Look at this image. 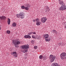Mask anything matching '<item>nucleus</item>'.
<instances>
[{"mask_svg": "<svg viewBox=\"0 0 66 66\" xmlns=\"http://www.w3.org/2000/svg\"><path fill=\"white\" fill-rule=\"evenodd\" d=\"M24 37L25 38H31V37L29 35H26L24 36Z\"/></svg>", "mask_w": 66, "mask_h": 66, "instance_id": "9d476101", "label": "nucleus"}, {"mask_svg": "<svg viewBox=\"0 0 66 66\" xmlns=\"http://www.w3.org/2000/svg\"><path fill=\"white\" fill-rule=\"evenodd\" d=\"M44 58V60H45L46 59H47V57H46V56H44V57H43Z\"/></svg>", "mask_w": 66, "mask_h": 66, "instance_id": "bb28decb", "label": "nucleus"}, {"mask_svg": "<svg viewBox=\"0 0 66 66\" xmlns=\"http://www.w3.org/2000/svg\"><path fill=\"white\" fill-rule=\"evenodd\" d=\"M36 25L37 26H39L40 24H41V22H36Z\"/></svg>", "mask_w": 66, "mask_h": 66, "instance_id": "4468645a", "label": "nucleus"}, {"mask_svg": "<svg viewBox=\"0 0 66 66\" xmlns=\"http://www.w3.org/2000/svg\"><path fill=\"white\" fill-rule=\"evenodd\" d=\"M50 11V9H49V7H47L45 9V12H49Z\"/></svg>", "mask_w": 66, "mask_h": 66, "instance_id": "ddd939ff", "label": "nucleus"}, {"mask_svg": "<svg viewBox=\"0 0 66 66\" xmlns=\"http://www.w3.org/2000/svg\"><path fill=\"white\" fill-rule=\"evenodd\" d=\"M12 43L14 44L15 47H16V48L18 47V45H19V44H20V41H18V40H12Z\"/></svg>", "mask_w": 66, "mask_h": 66, "instance_id": "f03ea898", "label": "nucleus"}, {"mask_svg": "<svg viewBox=\"0 0 66 66\" xmlns=\"http://www.w3.org/2000/svg\"><path fill=\"white\" fill-rule=\"evenodd\" d=\"M7 20H8L7 21V23L9 25H10V23L11 22V20H10V19L9 18H8Z\"/></svg>", "mask_w": 66, "mask_h": 66, "instance_id": "9b49d317", "label": "nucleus"}, {"mask_svg": "<svg viewBox=\"0 0 66 66\" xmlns=\"http://www.w3.org/2000/svg\"><path fill=\"white\" fill-rule=\"evenodd\" d=\"M64 59H66V57H63V58H62L61 60H64Z\"/></svg>", "mask_w": 66, "mask_h": 66, "instance_id": "cd10ccee", "label": "nucleus"}, {"mask_svg": "<svg viewBox=\"0 0 66 66\" xmlns=\"http://www.w3.org/2000/svg\"><path fill=\"white\" fill-rule=\"evenodd\" d=\"M55 58V56H53L52 55H50V62L52 63V62H54V61Z\"/></svg>", "mask_w": 66, "mask_h": 66, "instance_id": "423d86ee", "label": "nucleus"}, {"mask_svg": "<svg viewBox=\"0 0 66 66\" xmlns=\"http://www.w3.org/2000/svg\"><path fill=\"white\" fill-rule=\"evenodd\" d=\"M44 56H43L42 55H40L39 56V59H42V58H44Z\"/></svg>", "mask_w": 66, "mask_h": 66, "instance_id": "dca6fc26", "label": "nucleus"}, {"mask_svg": "<svg viewBox=\"0 0 66 66\" xmlns=\"http://www.w3.org/2000/svg\"><path fill=\"white\" fill-rule=\"evenodd\" d=\"M1 30V26H0V30Z\"/></svg>", "mask_w": 66, "mask_h": 66, "instance_id": "7c9ffc66", "label": "nucleus"}, {"mask_svg": "<svg viewBox=\"0 0 66 66\" xmlns=\"http://www.w3.org/2000/svg\"><path fill=\"white\" fill-rule=\"evenodd\" d=\"M35 21H36V20H33L34 22H35Z\"/></svg>", "mask_w": 66, "mask_h": 66, "instance_id": "c756f323", "label": "nucleus"}, {"mask_svg": "<svg viewBox=\"0 0 66 66\" xmlns=\"http://www.w3.org/2000/svg\"><path fill=\"white\" fill-rule=\"evenodd\" d=\"M32 34H36V32H32Z\"/></svg>", "mask_w": 66, "mask_h": 66, "instance_id": "c85d7f7f", "label": "nucleus"}, {"mask_svg": "<svg viewBox=\"0 0 66 66\" xmlns=\"http://www.w3.org/2000/svg\"><path fill=\"white\" fill-rule=\"evenodd\" d=\"M17 25L16 23L15 22H14L12 23V26L13 27H16Z\"/></svg>", "mask_w": 66, "mask_h": 66, "instance_id": "2eb2a0df", "label": "nucleus"}, {"mask_svg": "<svg viewBox=\"0 0 66 66\" xmlns=\"http://www.w3.org/2000/svg\"><path fill=\"white\" fill-rule=\"evenodd\" d=\"M60 56L61 59H64V57L66 56V53L65 52H63L60 55Z\"/></svg>", "mask_w": 66, "mask_h": 66, "instance_id": "0eeeda50", "label": "nucleus"}, {"mask_svg": "<svg viewBox=\"0 0 66 66\" xmlns=\"http://www.w3.org/2000/svg\"><path fill=\"white\" fill-rule=\"evenodd\" d=\"M6 19V17L4 16H3V20H5Z\"/></svg>", "mask_w": 66, "mask_h": 66, "instance_id": "4be33fe9", "label": "nucleus"}, {"mask_svg": "<svg viewBox=\"0 0 66 66\" xmlns=\"http://www.w3.org/2000/svg\"><path fill=\"white\" fill-rule=\"evenodd\" d=\"M31 42H32V43H33V40L31 41Z\"/></svg>", "mask_w": 66, "mask_h": 66, "instance_id": "473e14b6", "label": "nucleus"}, {"mask_svg": "<svg viewBox=\"0 0 66 66\" xmlns=\"http://www.w3.org/2000/svg\"><path fill=\"white\" fill-rule=\"evenodd\" d=\"M0 18L1 19V20L2 19L3 20V16H2L0 17Z\"/></svg>", "mask_w": 66, "mask_h": 66, "instance_id": "5701e85b", "label": "nucleus"}, {"mask_svg": "<svg viewBox=\"0 0 66 66\" xmlns=\"http://www.w3.org/2000/svg\"><path fill=\"white\" fill-rule=\"evenodd\" d=\"M53 32L54 33H55L56 34H57V31L55 30H53Z\"/></svg>", "mask_w": 66, "mask_h": 66, "instance_id": "f3484780", "label": "nucleus"}, {"mask_svg": "<svg viewBox=\"0 0 66 66\" xmlns=\"http://www.w3.org/2000/svg\"><path fill=\"white\" fill-rule=\"evenodd\" d=\"M34 48L35 49H37V46H35L34 47Z\"/></svg>", "mask_w": 66, "mask_h": 66, "instance_id": "393cba45", "label": "nucleus"}, {"mask_svg": "<svg viewBox=\"0 0 66 66\" xmlns=\"http://www.w3.org/2000/svg\"><path fill=\"white\" fill-rule=\"evenodd\" d=\"M59 3L60 5H62L60 8V11H64L66 10V6L64 4V2L62 1H60Z\"/></svg>", "mask_w": 66, "mask_h": 66, "instance_id": "f257e3e1", "label": "nucleus"}, {"mask_svg": "<svg viewBox=\"0 0 66 66\" xmlns=\"http://www.w3.org/2000/svg\"><path fill=\"white\" fill-rule=\"evenodd\" d=\"M22 47L23 49H24L23 51H22V52L25 53V52H27V51H28L27 49L29 48V45H24L22 46Z\"/></svg>", "mask_w": 66, "mask_h": 66, "instance_id": "7ed1b4c3", "label": "nucleus"}, {"mask_svg": "<svg viewBox=\"0 0 66 66\" xmlns=\"http://www.w3.org/2000/svg\"><path fill=\"white\" fill-rule=\"evenodd\" d=\"M32 33L33 32H30L28 33V35H31V34H32Z\"/></svg>", "mask_w": 66, "mask_h": 66, "instance_id": "a878e982", "label": "nucleus"}, {"mask_svg": "<svg viewBox=\"0 0 66 66\" xmlns=\"http://www.w3.org/2000/svg\"><path fill=\"white\" fill-rule=\"evenodd\" d=\"M25 9L26 10H29V8L28 7H25Z\"/></svg>", "mask_w": 66, "mask_h": 66, "instance_id": "aec40b11", "label": "nucleus"}, {"mask_svg": "<svg viewBox=\"0 0 66 66\" xmlns=\"http://www.w3.org/2000/svg\"><path fill=\"white\" fill-rule=\"evenodd\" d=\"M16 16L18 18H21L23 19L24 18V13L23 12H20L19 14H17Z\"/></svg>", "mask_w": 66, "mask_h": 66, "instance_id": "20e7f679", "label": "nucleus"}, {"mask_svg": "<svg viewBox=\"0 0 66 66\" xmlns=\"http://www.w3.org/2000/svg\"><path fill=\"white\" fill-rule=\"evenodd\" d=\"M36 38H37L38 39H40L41 38V36L39 35H38L36 37Z\"/></svg>", "mask_w": 66, "mask_h": 66, "instance_id": "f8f14e48", "label": "nucleus"}, {"mask_svg": "<svg viewBox=\"0 0 66 66\" xmlns=\"http://www.w3.org/2000/svg\"><path fill=\"white\" fill-rule=\"evenodd\" d=\"M6 33L7 34H10V33H11V31H10V30H8L7 31Z\"/></svg>", "mask_w": 66, "mask_h": 66, "instance_id": "a211bd4d", "label": "nucleus"}, {"mask_svg": "<svg viewBox=\"0 0 66 66\" xmlns=\"http://www.w3.org/2000/svg\"><path fill=\"white\" fill-rule=\"evenodd\" d=\"M21 7L22 9H25V7L23 6H22Z\"/></svg>", "mask_w": 66, "mask_h": 66, "instance_id": "b1692460", "label": "nucleus"}, {"mask_svg": "<svg viewBox=\"0 0 66 66\" xmlns=\"http://www.w3.org/2000/svg\"><path fill=\"white\" fill-rule=\"evenodd\" d=\"M43 36L44 37H45L44 38L45 39V40L46 42H48L50 41V40H51L50 38L47 39L49 37V35H48V34L44 35Z\"/></svg>", "mask_w": 66, "mask_h": 66, "instance_id": "39448f33", "label": "nucleus"}, {"mask_svg": "<svg viewBox=\"0 0 66 66\" xmlns=\"http://www.w3.org/2000/svg\"><path fill=\"white\" fill-rule=\"evenodd\" d=\"M13 55L14 56H15V57H17L18 56V54L16 52H13Z\"/></svg>", "mask_w": 66, "mask_h": 66, "instance_id": "1a4fd4ad", "label": "nucleus"}, {"mask_svg": "<svg viewBox=\"0 0 66 66\" xmlns=\"http://www.w3.org/2000/svg\"><path fill=\"white\" fill-rule=\"evenodd\" d=\"M27 58V57H24V59H26Z\"/></svg>", "mask_w": 66, "mask_h": 66, "instance_id": "2f4dec72", "label": "nucleus"}, {"mask_svg": "<svg viewBox=\"0 0 66 66\" xmlns=\"http://www.w3.org/2000/svg\"><path fill=\"white\" fill-rule=\"evenodd\" d=\"M32 37L33 38H34V39H36V37H35V36L34 35L32 36Z\"/></svg>", "mask_w": 66, "mask_h": 66, "instance_id": "412c9836", "label": "nucleus"}, {"mask_svg": "<svg viewBox=\"0 0 66 66\" xmlns=\"http://www.w3.org/2000/svg\"><path fill=\"white\" fill-rule=\"evenodd\" d=\"M39 19H36V22H39Z\"/></svg>", "mask_w": 66, "mask_h": 66, "instance_id": "6ab92c4d", "label": "nucleus"}, {"mask_svg": "<svg viewBox=\"0 0 66 66\" xmlns=\"http://www.w3.org/2000/svg\"><path fill=\"white\" fill-rule=\"evenodd\" d=\"M47 19L46 17L42 18L41 19V21L42 22L45 23Z\"/></svg>", "mask_w": 66, "mask_h": 66, "instance_id": "6e6552de", "label": "nucleus"}]
</instances>
